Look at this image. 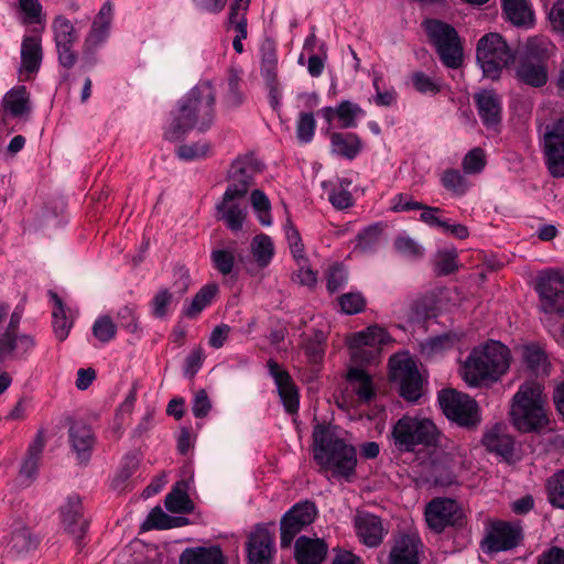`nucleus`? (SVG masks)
Masks as SVG:
<instances>
[{
  "instance_id": "f257e3e1",
  "label": "nucleus",
  "mask_w": 564,
  "mask_h": 564,
  "mask_svg": "<svg viewBox=\"0 0 564 564\" xmlns=\"http://www.w3.org/2000/svg\"><path fill=\"white\" fill-rule=\"evenodd\" d=\"M216 119V89L209 80H199L176 102L171 122L164 131L169 141H183L196 129L208 131Z\"/></svg>"
},
{
  "instance_id": "f03ea898",
  "label": "nucleus",
  "mask_w": 564,
  "mask_h": 564,
  "mask_svg": "<svg viewBox=\"0 0 564 564\" xmlns=\"http://www.w3.org/2000/svg\"><path fill=\"white\" fill-rule=\"evenodd\" d=\"M259 171L258 162L251 158L236 160L229 173L230 183L227 186L223 200L217 204V216L226 223L232 231L242 228L246 219V207L241 206L239 199L243 198L253 183V175Z\"/></svg>"
},
{
  "instance_id": "7ed1b4c3",
  "label": "nucleus",
  "mask_w": 564,
  "mask_h": 564,
  "mask_svg": "<svg viewBox=\"0 0 564 564\" xmlns=\"http://www.w3.org/2000/svg\"><path fill=\"white\" fill-rule=\"evenodd\" d=\"M315 459L334 478L350 481L356 473L357 456L352 445L339 438L332 427L317 425L313 432Z\"/></svg>"
},
{
  "instance_id": "20e7f679",
  "label": "nucleus",
  "mask_w": 564,
  "mask_h": 564,
  "mask_svg": "<svg viewBox=\"0 0 564 564\" xmlns=\"http://www.w3.org/2000/svg\"><path fill=\"white\" fill-rule=\"evenodd\" d=\"M509 368V349L499 341H489L474 348L467 357L463 378L467 384L478 387L497 381Z\"/></svg>"
},
{
  "instance_id": "39448f33",
  "label": "nucleus",
  "mask_w": 564,
  "mask_h": 564,
  "mask_svg": "<svg viewBox=\"0 0 564 564\" xmlns=\"http://www.w3.org/2000/svg\"><path fill=\"white\" fill-rule=\"evenodd\" d=\"M510 416L521 432H536L544 429L549 419L545 410L543 386L538 381H525L512 398Z\"/></svg>"
},
{
  "instance_id": "423d86ee",
  "label": "nucleus",
  "mask_w": 564,
  "mask_h": 564,
  "mask_svg": "<svg viewBox=\"0 0 564 564\" xmlns=\"http://www.w3.org/2000/svg\"><path fill=\"white\" fill-rule=\"evenodd\" d=\"M442 433L427 417L403 415L392 426L390 441L400 453H413L417 447H437Z\"/></svg>"
},
{
  "instance_id": "0eeeda50",
  "label": "nucleus",
  "mask_w": 564,
  "mask_h": 564,
  "mask_svg": "<svg viewBox=\"0 0 564 564\" xmlns=\"http://www.w3.org/2000/svg\"><path fill=\"white\" fill-rule=\"evenodd\" d=\"M422 26L442 63L449 68H458L463 62V47L456 30L437 19H426Z\"/></svg>"
},
{
  "instance_id": "6e6552de",
  "label": "nucleus",
  "mask_w": 564,
  "mask_h": 564,
  "mask_svg": "<svg viewBox=\"0 0 564 564\" xmlns=\"http://www.w3.org/2000/svg\"><path fill=\"white\" fill-rule=\"evenodd\" d=\"M476 57L485 76L497 79L500 72L513 63L514 53L499 33L492 32L479 39Z\"/></svg>"
},
{
  "instance_id": "1a4fd4ad",
  "label": "nucleus",
  "mask_w": 564,
  "mask_h": 564,
  "mask_svg": "<svg viewBox=\"0 0 564 564\" xmlns=\"http://www.w3.org/2000/svg\"><path fill=\"white\" fill-rule=\"evenodd\" d=\"M438 402L445 416L459 426L474 427L479 424V406L469 395L445 389L438 393Z\"/></svg>"
},
{
  "instance_id": "9d476101",
  "label": "nucleus",
  "mask_w": 564,
  "mask_h": 564,
  "mask_svg": "<svg viewBox=\"0 0 564 564\" xmlns=\"http://www.w3.org/2000/svg\"><path fill=\"white\" fill-rule=\"evenodd\" d=\"M389 366L390 379L398 384L401 397L411 402L417 401L422 395V378L415 362L404 355H394Z\"/></svg>"
},
{
  "instance_id": "9b49d317",
  "label": "nucleus",
  "mask_w": 564,
  "mask_h": 564,
  "mask_svg": "<svg viewBox=\"0 0 564 564\" xmlns=\"http://www.w3.org/2000/svg\"><path fill=\"white\" fill-rule=\"evenodd\" d=\"M279 55L276 44L265 39L260 46V74L268 90V99L270 107L276 112L278 118L282 121L280 112V82L278 78Z\"/></svg>"
},
{
  "instance_id": "f8f14e48",
  "label": "nucleus",
  "mask_w": 564,
  "mask_h": 564,
  "mask_svg": "<svg viewBox=\"0 0 564 564\" xmlns=\"http://www.w3.org/2000/svg\"><path fill=\"white\" fill-rule=\"evenodd\" d=\"M535 291L540 299V310L546 314L564 313V273L547 270L538 275Z\"/></svg>"
},
{
  "instance_id": "ddd939ff",
  "label": "nucleus",
  "mask_w": 564,
  "mask_h": 564,
  "mask_svg": "<svg viewBox=\"0 0 564 564\" xmlns=\"http://www.w3.org/2000/svg\"><path fill=\"white\" fill-rule=\"evenodd\" d=\"M544 154L551 175L564 177V115L552 123L546 124Z\"/></svg>"
},
{
  "instance_id": "4468645a",
  "label": "nucleus",
  "mask_w": 564,
  "mask_h": 564,
  "mask_svg": "<svg viewBox=\"0 0 564 564\" xmlns=\"http://www.w3.org/2000/svg\"><path fill=\"white\" fill-rule=\"evenodd\" d=\"M389 340L390 336L384 328L378 325L369 326L348 338L350 357L356 364L359 361H370L373 357L372 350H378L380 345H384Z\"/></svg>"
},
{
  "instance_id": "2eb2a0df",
  "label": "nucleus",
  "mask_w": 564,
  "mask_h": 564,
  "mask_svg": "<svg viewBox=\"0 0 564 564\" xmlns=\"http://www.w3.org/2000/svg\"><path fill=\"white\" fill-rule=\"evenodd\" d=\"M425 520L435 532H442L446 527L458 525L463 521L459 505L451 498H435L425 507Z\"/></svg>"
},
{
  "instance_id": "dca6fc26",
  "label": "nucleus",
  "mask_w": 564,
  "mask_h": 564,
  "mask_svg": "<svg viewBox=\"0 0 564 564\" xmlns=\"http://www.w3.org/2000/svg\"><path fill=\"white\" fill-rule=\"evenodd\" d=\"M274 554V534L268 525L257 524L246 541V564H272Z\"/></svg>"
},
{
  "instance_id": "f3484780",
  "label": "nucleus",
  "mask_w": 564,
  "mask_h": 564,
  "mask_svg": "<svg viewBox=\"0 0 564 564\" xmlns=\"http://www.w3.org/2000/svg\"><path fill=\"white\" fill-rule=\"evenodd\" d=\"M59 512L65 530L74 536L78 551H82L86 544L85 535L89 528V521L84 518L79 495L68 496Z\"/></svg>"
},
{
  "instance_id": "a211bd4d",
  "label": "nucleus",
  "mask_w": 564,
  "mask_h": 564,
  "mask_svg": "<svg viewBox=\"0 0 564 564\" xmlns=\"http://www.w3.org/2000/svg\"><path fill=\"white\" fill-rule=\"evenodd\" d=\"M68 441L79 464H88L97 438L93 427L84 421L72 422L68 429Z\"/></svg>"
},
{
  "instance_id": "6ab92c4d",
  "label": "nucleus",
  "mask_w": 564,
  "mask_h": 564,
  "mask_svg": "<svg viewBox=\"0 0 564 564\" xmlns=\"http://www.w3.org/2000/svg\"><path fill=\"white\" fill-rule=\"evenodd\" d=\"M423 544L414 534H403L394 540L387 564H420Z\"/></svg>"
},
{
  "instance_id": "aec40b11",
  "label": "nucleus",
  "mask_w": 564,
  "mask_h": 564,
  "mask_svg": "<svg viewBox=\"0 0 564 564\" xmlns=\"http://www.w3.org/2000/svg\"><path fill=\"white\" fill-rule=\"evenodd\" d=\"M520 538L521 530L518 525L497 522L491 525L485 543L489 552H500L517 546Z\"/></svg>"
},
{
  "instance_id": "412c9836",
  "label": "nucleus",
  "mask_w": 564,
  "mask_h": 564,
  "mask_svg": "<svg viewBox=\"0 0 564 564\" xmlns=\"http://www.w3.org/2000/svg\"><path fill=\"white\" fill-rule=\"evenodd\" d=\"M316 516V507L311 501L294 505L284 513V545L290 543L293 534L311 524Z\"/></svg>"
},
{
  "instance_id": "4be33fe9",
  "label": "nucleus",
  "mask_w": 564,
  "mask_h": 564,
  "mask_svg": "<svg viewBox=\"0 0 564 564\" xmlns=\"http://www.w3.org/2000/svg\"><path fill=\"white\" fill-rule=\"evenodd\" d=\"M327 552L328 545L323 539H312L302 535L294 543L296 564H322L326 558Z\"/></svg>"
},
{
  "instance_id": "5701e85b",
  "label": "nucleus",
  "mask_w": 564,
  "mask_h": 564,
  "mask_svg": "<svg viewBox=\"0 0 564 564\" xmlns=\"http://www.w3.org/2000/svg\"><path fill=\"white\" fill-rule=\"evenodd\" d=\"M44 447L45 438L43 432L40 431L29 445L25 457L20 467L19 476L22 479V484L25 486L32 484L37 477Z\"/></svg>"
},
{
  "instance_id": "b1692460",
  "label": "nucleus",
  "mask_w": 564,
  "mask_h": 564,
  "mask_svg": "<svg viewBox=\"0 0 564 564\" xmlns=\"http://www.w3.org/2000/svg\"><path fill=\"white\" fill-rule=\"evenodd\" d=\"M358 538L367 546H378L384 536V529L379 517L371 513H359L355 518Z\"/></svg>"
},
{
  "instance_id": "393cba45",
  "label": "nucleus",
  "mask_w": 564,
  "mask_h": 564,
  "mask_svg": "<svg viewBox=\"0 0 564 564\" xmlns=\"http://www.w3.org/2000/svg\"><path fill=\"white\" fill-rule=\"evenodd\" d=\"M478 115L487 128H495L501 120V99L494 90H482L475 95Z\"/></svg>"
},
{
  "instance_id": "a878e982",
  "label": "nucleus",
  "mask_w": 564,
  "mask_h": 564,
  "mask_svg": "<svg viewBox=\"0 0 564 564\" xmlns=\"http://www.w3.org/2000/svg\"><path fill=\"white\" fill-rule=\"evenodd\" d=\"M21 66L20 73L28 75L36 74L42 64L43 48L40 36L24 35L21 42Z\"/></svg>"
},
{
  "instance_id": "bb28decb",
  "label": "nucleus",
  "mask_w": 564,
  "mask_h": 564,
  "mask_svg": "<svg viewBox=\"0 0 564 564\" xmlns=\"http://www.w3.org/2000/svg\"><path fill=\"white\" fill-rule=\"evenodd\" d=\"M503 17L518 28L530 29L534 25L535 18L528 0H501Z\"/></svg>"
},
{
  "instance_id": "cd10ccee",
  "label": "nucleus",
  "mask_w": 564,
  "mask_h": 564,
  "mask_svg": "<svg viewBox=\"0 0 564 564\" xmlns=\"http://www.w3.org/2000/svg\"><path fill=\"white\" fill-rule=\"evenodd\" d=\"M2 109L12 118H22L32 110L30 93L23 85L11 88L2 98Z\"/></svg>"
},
{
  "instance_id": "c85d7f7f",
  "label": "nucleus",
  "mask_w": 564,
  "mask_h": 564,
  "mask_svg": "<svg viewBox=\"0 0 564 564\" xmlns=\"http://www.w3.org/2000/svg\"><path fill=\"white\" fill-rule=\"evenodd\" d=\"M111 20L112 6L108 1L101 6L97 17L93 21L90 31L84 43L89 46L93 45L97 47H100L104 43H106L109 36Z\"/></svg>"
},
{
  "instance_id": "c756f323",
  "label": "nucleus",
  "mask_w": 564,
  "mask_h": 564,
  "mask_svg": "<svg viewBox=\"0 0 564 564\" xmlns=\"http://www.w3.org/2000/svg\"><path fill=\"white\" fill-rule=\"evenodd\" d=\"M180 564H226L221 549L214 546L187 547L180 555Z\"/></svg>"
},
{
  "instance_id": "7c9ffc66",
  "label": "nucleus",
  "mask_w": 564,
  "mask_h": 564,
  "mask_svg": "<svg viewBox=\"0 0 564 564\" xmlns=\"http://www.w3.org/2000/svg\"><path fill=\"white\" fill-rule=\"evenodd\" d=\"M187 490L188 485L186 480L176 481L172 490L165 497V508L172 513H191L195 506Z\"/></svg>"
},
{
  "instance_id": "2f4dec72",
  "label": "nucleus",
  "mask_w": 564,
  "mask_h": 564,
  "mask_svg": "<svg viewBox=\"0 0 564 564\" xmlns=\"http://www.w3.org/2000/svg\"><path fill=\"white\" fill-rule=\"evenodd\" d=\"M517 78L529 86L542 87L547 82V70L543 62L523 58L516 70Z\"/></svg>"
},
{
  "instance_id": "473e14b6",
  "label": "nucleus",
  "mask_w": 564,
  "mask_h": 564,
  "mask_svg": "<svg viewBox=\"0 0 564 564\" xmlns=\"http://www.w3.org/2000/svg\"><path fill=\"white\" fill-rule=\"evenodd\" d=\"M482 443L489 452L505 458H509L513 454V438L499 426L489 430L484 435Z\"/></svg>"
},
{
  "instance_id": "72a5a7b5",
  "label": "nucleus",
  "mask_w": 564,
  "mask_h": 564,
  "mask_svg": "<svg viewBox=\"0 0 564 564\" xmlns=\"http://www.w3.org/2000/svg\"><path fill=\"white\" fill-rule=\"evenodd\" d=\"M347 380L351 390L358 397V401L368 403L375 397L372 379L362 369L351 367L348 370Z\"/></svg>"
},
{
  "instance_id": "f704fd0d",
  "label": "nucleus",
  "mask_w": 564,
  "mask_h": 564,
  "mask_svg": "<svg viewBox=\"0 0 564 564\" xmlns=\"http://www.w3.org/2000/svg\"><path fill=\"white\" fill-rule=\"evenodd\" d=\"M219 288L216 283H207L194 295L189 304L184 305L183 315L194 319L213 303L218 294Z\"/></svg>"
},
{
  "instance_id": "c9c22d12",
  "label": "nucleus",
  "mask_w": 564,
  "mask_h": 564,
  "mask_svg": "<svg viewBox=\"0 0 564 564\" xmlns=\"http://www.w3.org/2000/svg\"><path fill=\"white\" fill-rule=\"evenodd\" d=\"M330 147L333 153L352 160L361 151L362 143L355 133L334 132L330 135Z\"/></svg>"
},
{
  "instance_id": "e433bc0d",
  "label": "nucleus",
  "mask_w": 564,
  "mask_h": 564,
  "mask_svg": "<svg viewBox=\"0 0 564 564\" xmlns=\"http://www.w3.org/2000/svg\"><path fill=\"white\" fill-rule=\"evenodd\" d=\"M284 238L293 262L295 264L304 265L307 262V259H310L306 247L300 231L290 220L284 223Z\"/></svg>"
},
{
  "instance_id": "4c0bfd02",
  "label": "nucleus",
  "mask_w": 564,
  "mask_h": 564,
  "mask_svg": "<svg viewBox=\"0 0 564 564\" xmlns=\"http://www.w3.org/2000/svg\"><path fill=\"white\" fill-rule=\"evenodd\" d=\"M555 51V45L545 35L530 36L524 44V58H534L543 62L551 57Z\"/></svg>"
},
{
  "instance_id": "58836bf2",
  "label": "nucleus",
  "mask_w": 564,
  "mask_h": 564,
  "mask_svg": "<svg viewBox=\"0 0 564 564\" xmlns=\"http://www.w3.org/2000/svg\"><path fill=\"white\" fill-rule=\"evenodd\" d=\"M250 247L257 265L261 269L268 267L274 256L272 239L265 234H259L252 239Z\"/></svg>"
},
{
  "instance_id": "ea45409f",
  "label": "nucleus",
  "mask_w": 564,
  "mask_h": 564,
  "mask_svg": "<svg viewBox=\"0 0 564 564\" xmlns=\"http://www.w3.org/2000/svg\"><path fill=\"white\" fill-rule=\"evenodd\" d=\"M242 85V70L231 67L227 76V93L225 94L224 101L227 107L235 108L243 102L245 96L241 91Z\"/></svg>"
},
{
  "instance_id": "a19ab883",
  "label": "nucleus",
  "mask_w": 564,
  "mask_h": 564,
  "mask_svg": "<svg viewBox=\"0 0 564 564\" xmlns=\"http://www.w3.org/2000/svg\"><path fill=\"white\" fill-rule=\"evenodd\" d=\"M522 358L527 367L535 376H547L550 362L542 349L536 346H525L522 350Z\"/></svg>"
},
{
  "instance_id": "79ce46f5",
  "label": "nucleus",
  "mask_w": 564,
  "mask_h": 564,
  "mask_svg": "<svg viewBox=\"0 0 564 564\" xmlns=\"http://www.w3.org/2000/svg\"><path fill=\"white\" fill-rule=\"evenodd\" d=\"M545 492L552 507L564 510V468L545 480Z\"/></svg>"
},
{
  "instance_id": "37998d69",
  "label": "nucleus",
  "mask_w": 564,
  "mask_h": 564,
  "mask_svg": "<svg viewBox=\"0 0 564 564\" xmlns=\"http://www.w3.org/2000/svg\"><path fill=\"white\" fill-rule=\"evenodd\" d=\"M52 30L55 45L75 44L78 41L79 35L73 23L63 15H58L53 20Z\"/></svg>"
},
{
  "instance_id": "c03bdc74",
  "label": "nucleus",
  "mask_w": 564,
  "mask_h": 564,
  "mask_svg": "<svg viewBox=\"0 0 564 564\" xmlns=\"http://www.w3.org/2000/svg\"><path fill=\"white\" fill-rule=\"evenodd\" d=\"M117 330L118 326L109 315H99L91 326L94 337L104 345L116 338Z\"/></svg>"
},
{
  "instance_id": "a18cd8bd",
  "label": "nucleus",
  "mask_w": 564,
  "mask_h": 564,
  "mask_svg": "<svg viewBox=\"0 0 564 564\" xmlns=\"http://www.w3.org/2000/svg\"><path fill=\"white\" fill-rule=\"evenodd\" d=\"M251 206L257 214V218L262 226H270L271 218V204L268 196L260 189H254L250 195Z\"/></svg>"
},
{
  "instance_id": "49530a36",
  "label": "nucleus",
  "mask_w": 564,
  "mask_h": 564,
  "mask_svg": "<svg viewBox=\"0 0 564 564\" xmlns=\"http://www.w3.org/2000/svg\"><path fill=\"white\" fill-rule=\"evenodd\" d=\"M210 150V143L198 141L194 143L181 144L176 149V156L185 162L205 159Z\"/></svg>"
},
{
  "instance_id": "de8ad7c7",
  "label": "nucleus",
  "mask_w": 564,
  "mask_h": 564,
  "mask_svg": "<svg viewBox=\"0 0 564 564\" xmlns=\"http://www.w3.org/2000/svg\"><path fill=\"white\" fill-rule=\"evenodd\" d=\"M382 228L375 224L361 230L357 236L356 248L362 252L375 250L381 242Z\"/></svg>"
},
{
  "instance_id": "09e8293b",
  "label": "nucleus",
  "mask_w": 564,
  "mask_h": 564,
  "mask_svg": "<svg viewBox=\"0 0 564 564\" xmlns=\"http://www.w3.org/2000/svg\"><path fill=\"white\" fill-rule=\"evenodd\" d=\"M336 115L343 128H354L357 124L356 118L364 116L365 111L359 105L349 100H343L336 107Z\"/></svg>"
},
{
  "instance_id": "8fccbe9b",
  "label": "nucleus",
  "mask_w": 564,
  "mask_h": 564,
  "mask_svg": "<svg viewBox=\"0 0 564 564\" xmlns=\"http://www.w3.org/2000/svg\"><path fill=\"white\" fill-rule=\"evenodd\" d=\"M210 261L215 270L223 275H229L234 271L235 254L230 249H214L210 252Z\"/></svg>"
},
{
  "instance_id": "3c124183",
  "label": "nucleus",
  "mask_w": 564,
  "mask_h": 564,
  "mask_svg": "<svg viewBox=\"0 0 564 564\" xmlns=\"http://www.w3.org/2000/svg\"><path fill=\"white\" fill-rule=\"evenodd\" d=\"M117 326L130 334L139 330V316L133 305H123L116 314Z\"/></svg>"
},
{
  "instance_id": "603ef678",
  "label": "nucleus",
  "mask_w": 564,
  "mask_h": 564,
  "mask_svg": "<svg viewBox=\"0 0 564 564\" xmlns=\"http://www.w3.org/2000/svg\"><path fill=\"white\" fill-rule=\"evenodd\" d=\"M173 303V294L167 289H161L150 301L151 314L155 318H164Z\"/></svg>"
},
{
  "instance_id": "864d4df0",
  "label": "nucleus",
  "mask_w": 564,
  "mask_h": 564,
  "mask_svg": "<svg viewBox=\"0 0 564 564\" xmlns=\"http://www.w3.org/2000/svg\"><path fill=\"white\" fill-rule=\"evenodd\" d=\"M443 186L456 195H464L468 188L466 178L457 170H447L442 175Z\"/></svg>"
},
{
  "instance_id": "5fc2aeb1",
  "label": "nucleus",
  "mask_w": 564,
  "mask_h": 564,
  "mask_svg": "<svg viewBox=\"0 0 564 564\" xmlns=\"http://www.w3.org/2000/svg\"><path fill=\"white\" fill-rule=\"evenodd\" d=\"M394 248L400 254L409 258H421L424 253L423 247L408 235L398 236L394 240Z\"/></svg>"
},
{
  "instance_id": "6e6d98bb",
  "label": "nucleus",
  "mask_w": 564,
  "mask_h": 564,
  "mask_svg": "<svg viewBox=\"0 0 564 564\" xmlns=\"http://www.w3.org/2000/svg\"><path fill=\"white\" fill-rule=\"evenodd\" d=\"M284 410L290 414L297 412L300 404L299 388L292 381L288 372L284 371Z\"/></svg>"
},
{
  "instance_id": "4d7b16f0",
  "label": "nucleus",
  "mask_w": 564,
  "mask_h": 564,
  "mask_svg": "<svg viewBox=\"0 0 564 564\" xmlns=\"http://www.w3.org/2000/svg\"><path fill=\"white\" fill-rule=\"evenodd\" d=\"M486 165L485 152L480 148H474L463 159V169L467 174L480 173Z\"/></svg>"
},
{
  "instance_id": "13d9d810",
  "label": "nucleus",
  "mask_w": 564,
  "mask_h": 564,
  "mask_svg": "<svg viewBox=\"0 0 564 564\" xmlns=\"http://www.w3.org/2000/svg\"><path fill=\"white\" fill-rule=\"evenodd\" d=\"M315 126L316 124L313 113H301L296 124V138L299 141L302 143L310 142L314 137Z\"/></svg>"
},
{
  "instance_id": "bf43d9fd",
  "label": "nucleus",
  "mask_w": 564,
  "mask_h": 564,
  "mask_svg": "<svg viewBox=\"0 0 564 564\" xmlns=\"http://www.w3.org/2000/svg\"><path fill=\"white\" fill-rule=\"evenodd\" d=\"M170 514L165 513L160 506L154 507L141 524V531L166 530Z\"/></svg>"
},
{
  "instance_id": "052dcab7",
  "label": "nucleus",
  "mask_w": 564,
  "mask_h": 564,
  "mask_svg": "<svg viewBox=\"0 0 564 564\" xmlns=\"http://www.w3.org/2000/svg\"><path fill=\"white\" fill-rule=\"evenodd\" d=\"M325 335L323 332H317L313 340L305 344V354L312 364H318L323 360Z\"/></svg>"
},
{
  "instance_id": "680f3d73",
  "label": "nucleus",
  "mask_w": 564,
  "mask_h": 564,
  "mask_svg": "<svg viewBox=\"0 0 564 564\" xmlns=\"http://www.w3.org/2000/svg\"><path fill=\"white\" fill-rule=\"evenodd\" d=\"M341 311L352 315L361 312L366 305V301L361 293H347L339 297Z\"/></svg>"
},
{
  "instance_id": "e2e57ef3",
  "label": "nucleus",
  "mask_w": 564,
  "mask_h": 564,
  "mask_svg": "<svg viewBox=\"0 0 564 564\" xmlns=\"http://www.w3.org/2000/svg\"><path fill=\"white\" fill-rule=\"evenodd\" d=\"M20 10L24 13V22L36 24L42 22V4L39 0H19Z\"/></svg>"
},
{
  "instance_id": "0e129e2a",
  "label": "nucleus",
  "mask_w": 564,
  "mask_h": 564,
  "mask_svg": "<svg viewBox=\"0 0 564 564\" xmlns=\"http://www.w3.org/2000/svg\"><path fill=\"white\" fill-rule=\"evenodd\" d=\"M296 265L297 270L291 274L292 282L308 288L315 285L317 278L316 273L311 268L310 259H307V262L304 265Z\"/></svg>"
},
{
  "instance_id": "69168bd1",
  "label": "nucleus",
  "mask_w": 564,
  "mask_h": 564,
  "mask_svg": "<svg viewBox=\"0 0 564 564\" xmlns=\"http://www.w3.org/2000/svg\"><path fill=\"white\" fill-rule=\"evenodd\" d=\"M412 84L415 90L421 94H436L440 91L438 84L423 72L413 73Z\"/></svg>"
},
{
  "instance_id": "338daca9",
  "label": "nucleus",
  "mask_w": 564,
  "mask_h": 564,
  "mask_svg": "<svg viewBox=\"0 0 564 564\" xmlns=\"http://www.w3.org/2000/svg\"><path fill=\"white\" fill-rule=\"evenodd\" d=\"M456 250L440 251L437 253L436 270L438 274L447 275L457 269Z\"/></svg>"
},
{
  "instance_id": "774afa93",
  "label": "nucleus",
  "mask_w": 564,
  "mask_h": 564,
  "mask_svg": "<svg viewBox=\"0 0 564 564\" xmlns=\"http://www.w3.org/2000/svg\"><path fill=\"white\" fill-rule=\"evenodd\" d=\"M547 19L551 29L560 34H564V0H557L549 11Z\"/></svg>"
}]
</instances>
